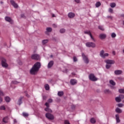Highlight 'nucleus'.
<instances>
[{
	"label": "nucleus",
	"instance_id": "obj_17",
	"mask_svg": "<svg viewBox=\"0 0 124 124\" xmlns=\"http://www.w3.org/2000/svg\"><path fill=\"white\" fill-rule=\"evenodd\" d=\"M68 17H69L70 18H74V17H75V14L71 12L69 13L68 14Z\"/></svg>",
	"mask_w": 124,
	"mask_h": 124
},
{
	"label": "nucleus",
	"instance_id": "obj_44",
	"mask_svg": "<svg viewBox=\"0 0 124 124\" xmlns=\"http://www.w3.org/2000/svg\"><path fill=\"white\" fill-rule=\"evenodd\" d=\"M52 102H53V100L52 99H49L48 100V103H51Z\"/></svg>",
	"mask_w": 124,
	"mask_h": 124
},
{
	"label": "nucleus",
	"instance_id": "obj_39",
	"mask_svg": "<svg viewBox=\"0 0 124 124\" xmlns=\"http://www.w3.org/2000/svg\"><path fill=\"white\" fill-rule=\"evenodd\" d=\"M22 114H23V117H28V116H29V114H28L26 112H23Z\"/></svg>",
	"mask_w": 124,
	"mask_h": 124
},
{
	"label": "nucleus",
	"instance_id": "obj_22",
	"mask_svg": "<svg viewBox=\"0 0 124 124\" xmlns=\"http://www.w3.org/2000/svg\"><path fill=\"white\" fill-rule=\"evenodd\" d=\"M89 36H90L91 41L95 42V39H94V37H93V35L92 34H90V35H89Z\"/></svg>",
	"mask_w": 124,
	"mask_h": 124
},
{
	"label": "nucleus",
	"instance_id": "obj_55",
	"mask_svg": "<svg viewBox=\"0 0 124 124\" xmlns=\"http://www.w3.org/2000/svg\"><path fill=\"white\" fill-rule=\"evenodd\" d=\"M52 17H56V16L54 14H52Z\"/></svg>",
	"mask_w": 124,
	"mask_h": 124
},
{
	"label": "nucleus",
	"instance_id": "obj_15",
	"mask_svg": "<svg viewBox=\"0 0 124 124\" xmlns=\"http://www.w3.org/2000/svg\"><path fill=\"white\" fill-rule=\"evenodd\" d=\"M10 2L11 4L14 6V7H15V8H18V4L15 3V2L14 0H11Z\"/></svg>",
	"mask_w": 124,
	"mask_h": 124
},
{
	"label": "nucleus",
	"instance_id": "obj_26",
	"mask_svg": "<svg viewBox=\"0 0 124 124\" xmlns=\"http://www.w3.org/2000/svg\"><path fill=\"white\" fill-rule=\"evenodd\" d=\"M109 83L110 84V85H112V86H115L116 85V83L114 82V80H110L109 81Z\"/></svg>",
	"mask_w": 124,
	"mask_h": 124
},
{
	"label": "nucleus",
	"instance_id": "obj_21",
	"mask_svg": "<svg viewBox=\"0 0 124 124\" xmlns=\"http://www.w3.org/2000/svg\"><path fill=\"white\" fill-rule=\"evenodd\" d=\"M5 100L6 102H10L11 99L10 98V97H9L8 96H6L5 97Z\"/></svg>",
	"mask_w": 124,
	"mask_h": 124
},
{
	"label": "nucleus",
	"instance_id": "obj_1",
	"mask_svg": "<svg viewBox=\"0 0 124 124\" xmlns=\"http://www.w3.org/2000/svg\"><path fill=\"white\" fill-rule=\"evenodd\" d=\"M41 66V64H40V62H36L32 66V68L30 70V73L32 75H35V74H36L38 72L39 68H40Z\"/></svg>",
	"mask_w": 124,
	"mask_h": 124
},
{
	"label": "nucleus",
	"instance_id": "obj_29",
	"mask_svg": "<svg viewBox=\"0 0 124 124\" xmlns=\"http://www.w3.org/2000/svg\"><path fill=\"white\" fill-rule=\"evenodd\" d=\"M116 36H117V35L116 34V33H111V37H112V38H115V37H116Z\"/></svg>",
	"mask_w": 124,
	"mask_h": 124
},
{
	"label": "nucleus",
	"instance_id": "obj_3",
	"mask_svg": "<svg viewBox=\"0 0 124 124\" xmlns=\"http://www.w3.org/2000/svg\"><path fill=\"white\" fill-rule=\"evenodd\" d=\"M86 47L94 48L95 47L96 45L93 42H87L85 44Z\"/></svg>",
	"mask_w": 124,
	"mask_h": 124
},
{
	"label": "nucleus",
	"instance_id": "obj_51",
	"mask_svg": "<svg viewBox=\"0 0 124 124\" xmlns=\"http://www.w3.org/2000/svg\"><path fill=\"white\" fill-rule=\"evenodd\" d=\"M71 108H72V109H74V108H75V106H74V105L72 106Z\"/></svg>",
	"mask_w": 124,
	"mask_h": 124
},
{
	"label": "nucleus",
	"instance_id": "obj_14",
	"mask_svg": "<svg viewBox=\"0 0 124 124\" xmlns=\"http://www.w3.org/2000/svg\"><path fill=\"white\" fill-rule=\"evenodd\" d=\"M123 73V71L121 70H116L114 71V74L115 75H121Z\"/></svg>",
	"mask_w": 124,
	"mask_h": 124
},
{
	"label": "nucleus",
	"instance_id": "obj_25",
	"mask_svg": "<svg viewBox=\"0 0 124 124\" xmlns=\"http://www.w3.org/2000/svg\"><path fill=\"white\" fill-rule=\"evenodd\" d=\"M48 41H49L47 39L43 40L42 41L43 45H45V44L48 43Z\"/></svg>",
	"mask_w": 124,
	"mask_h": 124
},
{
	"label": "nucleus",
	"instance_id": "obj_28",
	"mask_svg": "<svg viewBox=\"0 0 124 124\" xmlns=\"http://www.w3.org/2000/svg\"><path fill=\"white\" fill-rule=\"evenodd\" d=\"M84 33H85L86 34H88L89 35H91V34H92V33H91V31H85Z\"/></svg>",
	"mask_w": 124,
	"mask_h": 124
},
{
	"label": "nucleus",
	"instance_id": "obj_11",
	"mask_svg": "<svg viewBox=\"0 0 124 124\" xmlns=\"http://www.w3.org/2000/svg\"><path fill=\"white\" fill-rule=\"evenodd\" d=\"M45 105L46 106V108H45V111L48 112V113H52V110L49 108V103H46Z\"/></svg>",
	"mask_w": 124,
	"mask_h": 124
},
{
	"label": "nucleus",
	"instance_id": "obj_46",
	"mask_svg": "<svg viewBox=\"0 0 124 124\" xmlns=\"http://www.w3.org/2000/svg\"><path fill=\"white\" fill-rule=\"evenodd\" d=\"M74 62H77V58L76 57H73Z\"/></svg>",
	"mask_w": 124,
	"mask_h": 124
},
{
	"label": "nucleus",
	"instance_id": "obj_9",
	"mask_svg": "<svg viewBox=\"0 0 124 124\" xmlns=\"http://www.w3.org/2000/svg\"><path fill=\"white\" fill-rule=\"evenodd\" d=\"M105 62L108 64H114L115 63V61L113 60H109V59H107L105 61Z\"/></svg>",
	"mask_w": 124,
	"mask_h": 124
},
{
	"label": "nucleus",
	"instance_id": "obj_50",
	"mask_svg": "<svg viewBox=\"0 0 124 124\" xmlns=\"http://www.w3.org/2000/svg\"><path fill=\"white\" fill-rule=\"evenodd\" d=\"M1 102H2V98L0 97V103H1Z\"/></svg>",
	"mask_w": 124,
	"mask_h": 124
},
{
	"label": "nucleus",
	"instance_id": "obj_48",
	"mask_svg": "<svg viewBox=\"0 0 124 124\" xmlns=\"http://www.w3.org/2000/svg\"><path fill=\"white\" fill-rule=\"evenodd\" d=\"M112 55H113V56H115L116 55V51H112Z\"/></svg>",
	"mask_w": 124,
	"mask_h": 124
},
{
	"label": "nucleus",
	"instance_id": "obj_38",
	"mask_svg": "<svg viewBox=\"0 0 124 124\" xmlns=\"http://www.w3.org/2000/svg\"><path fill=\"white\" fill-rule=\"evenodd\" d=\"M105 93H110L111 92L109 90L106 89V90H105Z\"/></svg>",
	"mask_w": 124,
	"mask_h": 124
},
{
	"label": "nucleus",
	"instance_id": "obj_41",
	"mask_svg": "<svg viewBox=\"0 0 124 124\" xmlns=\"http://www.w3.org/2000/svg\"><path fill=\"white\" fill-rule=\"evenodd\" d=\"M119 92L120 93H124V89H120L119 90Z\"/></svg>",
	"mask_w": 124,
	"mask_h": 124
},
{
	"label": "nucleus",
	"instance_id": "obj_20",
	"mask_svg": "<svg viewBox=\"0 0 124 124\" xmlns=\"http://www.w3.org/2000/svg\"><path fill=\"white\" fill-rule=\"evenodd\" d=\"M115 112H116V113L121 114V113H122L123 110H122V109H121V108H117L115 109Z\"/></svg>",
	"mask_w": 124,
	"mask_h": 124
},
{
	"label": "nucleus",
	"instance_id": "obj_32",
	"mask_svg": "<svg viewBox=\"0 0 124 124\" xmlns=\"http://www.w3.org/2000/svg\"><path fill=\"white\" fill-rule=\"evenodd\" d=\"M110 6L113 8L114 7H115L116 6V3H111L110 4Z\"/></svg>",
	"mask_w": 124,
	"mask_h": 124
},
{
	"label": "nucleus",
	"instance_id": "obj_8",
	"mask_svg": "<svg viewBox=\"0 0 124 124\" xmlns=\"http://www.w3.org/2000/svg\"><path fill=\"white\" fill-rule=\"evenodd\" d=\"M46 118H47V119H48V120H52L54 119V115L49 113H47L46 114Z\"/></svg>",
	"mask_w": 124,
	"mask_h": 124
},
{
	"label": "nucleus",
	"instance_id": "obj_43",
	"mask_svg": "<svg viewBox=\"0 0 124 124\" xmlns=\"http://www.w3.org/2000/svg\"><path fill=\"white\" fill-rule=\"evenodd\" d=\"M13 84H15V85H17L19 83V82H17L16 81H13L12 82Z\"/></svg>",
	"mask_w": 124,
	"mask_h": 124
},
{
	"label": "nucleus",
	"instance_id": "obj_27",
	"mask_svg": "<svg viewBox=\"0 0 124 124\" xmlns=\"http://www.w3.org/2000/svg\"><path fill=\"white\" fill-rule=\"evenodd\" d=\"M58 95L59 96H62V95H63V92H62V91L58 92Z\"/></svg>",
	"mask_w": 124,
	"mask_h": 124
},
{
	"label": "nucleus",
	"instance_id": "obj_10",
	"mask_svg": "<svg viewBox=\"0 0 124 124\" xmlns=\"http://www.w3.org/2000/svg\"><path fill=\"white\" fill-rule=\"evenodd\" d=\"M106 37H107V35L105 33H100L99 35V38L101 40H104V39H106Z\"/></svg>",
	"mask_w": 124,
	"mask_h": 124
},
{
	"label": "nucleus",
	"instance_id": "obj_31",
	"mask_svg": "<svg viewBox=\"0 0 124 124\" xmlns=\"http://www.w3.org/2000/svg\"><path fill=\"white\" fill-rule=\"evenodd\" d=\"M95 5H96V7H99V6L101 5V3H100V2H97L95 4Z\"/></svg>",
	"mask_w": 124,
	"mask_h": 124
},
{
	"label": "nucleus",
	"instance_id": "obj_13",
	"mask_svg": "<svg viewBox=\"0 0 124 124\" xmlns=\"http://www.w3.org/2000/svg\"><path fill=\"white\" fill-rule=\"evenodd\" d=\"M5 19L7 22H9V23H10L11 24H13V20L10 18V17L8 16H6L5 17Z\"/></svg>",
	"mask_w": 124,
	"mask_h": 124
},
{
	"label": "nucleus",
	"instance_id": "obj_37",
	"mask_svg": "<svg viewBox=\"0 0 124 124\" xmlns=\"http://www.w3.org/2000/svg\"><path fill=\"white\" fill-rule=\"evenodd\" d=\"M98 29H99V30H100L101 31H104V28H103V26H99Z\"/></svg>",
	"mask_w": 124,
	"mask_h": 124
},
{
	"label": "nucleus",
	"instance_id": "obj_24",
	"mask_svg": "<svg viewBox=\"0 0 124 124\" xmlns=\"http://www.w3.org/2000/svg\"><path fill=\"white\" fill-rule=\"evenodd\" d=\"M45 88L46 91H49V90H50V87L48 84L45 85Z\"/></svg>",
	"mask_w": 124,
	"mask_h": 124
},
{
	"label": "nucleus",
	"instance_id": "obj_19",
	"mask_svg": "<svg viewBox=\"0 0 124 124\" xmlns=\"http://www.w3.org/2000/svg\"><path fill=\"white\" fill-rule=\"evenodd\" d=\"M70 84H71V85H75L76 84H77V80L75 79H71Z\"/></svg>",
	"mask_w": 124,
	"mask_h": 124
},
{
	"label": "nucleus",
	"instance_id": "obj_47",
	"mask_svg": "<svg viewBox=\"0 0 124 124\" xmlns=\"http://www.w3.org/2000/svg\"><path fill=\"white\" fill-rule=\"evenodd\" d=\"M21 103H22V100L20 99L19 100H18V104H19V105H21Z\"/></svg>",
	"mask_w": 124,
	"mask_h": 124
},
{
	"label": "nucleus",
	"instance_id": "obj_23",
	"mask_svg": "<svg viewBox=\"0 0 124 124\" xmlns=\"http://www.w3.org/2000/svg\"><path fill=\"white\" fill-rule=\"evenodd\" d=\"M46 34H47V32H51L52 31V28H47L46 29Z\"/></svg>",
	"mask_w": 124,
	"mask_h": 124
},
{
	"label": "nucleus",
	"instance_id": "obj_54",
	"mask_svg": "<svg viewBox=\"0 0 124 124\" xmlns=\"http://www.w3.org/2000/svg\"><path fill=\"white\" fill-rule=\"evenodd\" d=\"M108 18H110V19H112V16H108Z\"/></svg>",
	"mask_w": 124,
	"mask_h": 124
},
{
	"label": "nucleus",
	"instance_id": "obj_53",
	"mask_svg": "<svg viewBox=\"0 0 124 124\" xmlns=\"http://www.w3.org/2000/svg\"><path fill=\"white\" fill-rule=\"evenodd\" d=\"M14 122L15 123H17V121L16 120V119H15V120H14Z\"/></svg>",
	"mask_w": 124,
	"mask_h": 124
},
{
	"label": "nucleus",
	"instance_id": "obj_5",
	"mask_svg": "<svg viewBox=\"0 0 124 124\" xmlns=\"http://www.w3.org/2000/svg\"><path fill=\"white\" fill-rule=\"evenodd\" d=\"M124 95L123 94H120L119 96L115 98V100L116 102H121V101H123V99H124Z\"/></svg>",
	"mask_w": 124,
	"mask_h": 124
},
{
	"label": "nucleus",
	"instance_id": "obj_45",
	"mask_svg": "<svg viewBox=\"0 0 124 124\" xmlns=\"http://www.w3.org/2000/svg\"><path fill=\"white\" fill-rule=\"evenodd\" d=\"M75 2H77V3H80L81 2V1L80 0H75Z\"/></svg>",
	"mask_w": 124,
	"mask_h": 124
},
{
	"label": "nucleus",
	"instance_id": "obj_56",
	"mask_svg": "<svg viewBox=\"0 0 124 124\" xmlns=\"http://www.w3.org/2000/svg\"><path fill=\"white\" fill-rule=\"evenodd\" d=\"M1 3H2V2H1Z\"/></svg>",
	"mask_w": 124,
	"mask_h": 124
},
{
	"label": "nucleus",
	"instance_id": "obj_40",
	"mask_svg": "<svg viewBox=\"0 0 124 124\" xmlns=\"http://www.w3.org/2000/svg\"><path fill=\"white\" fill-rule=\"evenodd\" d=\"M0 110H5V107L4 106L0 107Z\"/></svg>",
	"mask_w": 124,
	"mask_h": 124
},
{
	"label": "nucleus",
	"instance_id": "obj_30",
	"mask_svg": "<svg viewBox=\"0 0 124 124\" xmlns=\"http://www.w3.org/2000/svg\"><path fill=\"white\" fill-rule=\"evenodd\" d=\"M60 32L61 33H64V32H65V29H61L60 30Z\"/></svg>",
	"mask_w": 124,
	"mask_h": 124
},
{
	"label": "nucleus",
	"instance_id": "obj_2",
	"mask_svg": "<svg viewBox=\"0 0 124 124\" xmlns=\"http://www.w3.org/2000/svg\"><path fill=\"white\" fill-rule=\"evenodd\" d=\"M100 56L101 58H103V59H105L106 57H109V53H104V50H102L100 52Z\"/></svg>",
	"mask_w": 124,
	"mask_h": 124
},
{
	"label": "nucleus",
	"instance_id": "obj_52",
	"mask_svg": "<svg viewBox=\"0 0 124 124\" xmlns=\"http://www.w3.org/2000/svg\"><path fill=\"white\" fill-rule=\"evenodd\" d=\"M118 79L119 80H120V81H122V80H123V78H119Z\"/></svg>",
	"mask_w": 124,
	"mask_h": 124
},
{
	"label": "nucleus",
	"instance_id": "obj_35",
	"mask_svg": "<svg viewBox=\"0 0 124 124\" xmlns=\"http://www.w3.org/2000/svg\"><path fill=\"white\" fill-rule=\"evenodd\" d=\"M111 67V65L110 64H107L106 65V68L107 69H109Z\"/></svg>",
	"mask_w": 124,
	"mask_h": 124
},
{
	"label": "nucleus",
	"instance_id": "obj_16",
	"mask_svg": "<svg viewBox=\"0 0 124 124\" xmlns=\"http://www.w3.org/2000/svg\"><path fill=\"white\" fill-rule=\"evenodd\" d=\"M115 119L117 123H121V120L120 119V115L119 114L115 115Z\"/></svg>",
	"mask_w": 124,
	"mask_h": 124
},
{
	"label": "nucleus",
	"instance_id": "obj_33",
	"mask_svg": "<svg viewBox=\"0 0 124 124\" xmlns=\"http://www.w3.org/2000/svg\"><path fill=\"white\" fill-rule=\"evenodd\" d=\"M7 121H8V117H5L3 119V122L4 123H7Z\"/></svg>",
	"mask_w": 124,
	"mask_h": 124
},
{
	"label": "nucleus",
	"instance_id": "obj_6",
	"mask_svg": "<svg viewBox=\"0 0 124 124\" xmlns=\"http://www.w3.org/2000/svg\"><path fill=\"white\" fill-rule=\"evenodd\" d=\"M82 60L85 63L88 64L89 63V58L88 57L85 55V54L82 53Z\"/></svg>",
	"mask_w": 124,
	"mask_h": 124
},
{
	"label": "nucleus",
	"instance_id": "obj_42",
	"mask_svg": "<svg viewBox=\"0 0 124 124\" xmlns=\"http://www.w3.org/2000/svg\"><path fill=\"white\" fill-rule=\"evenodd\" d=\"M108 12H109V13H113V9H111V8H109L108 9Z\"/></svg>",
	"mask_w": 124,
	"mask_h": 124
},
{
	"label": "nucleus",
	"instance_id": "obj_4",
	"mask_svg": "<svg viewBox=\"0 0 124 124\" xmlns=\"http://www.w3.org/2000/svg\"><path fill=\"white\" fill-rule=\"evenodd\" d=\"M89 78L91 80V81H95L98 80V78L95 77V76H94V75L93 74H91L90 75H89Z\"/></svg>",
	"mask_w": 124,
	"mask_h": 124
},
{
	"label": "nucleus",
	"instance_id": "obj_12",
	"mask_svg": "<svg viewBox=\"0 0 124 124\" xmlns=\"http://www.w3.org/2000/svg\"><path fill=\"white\" fill-rule=\"evenodd\" d=\"M31 59L32 60H39L40 59V56L38 55V54H32L31 56Z\"/></svg>",
	"mask_w": 124,
	"mask_h": 124
},
{
	"label": "nucleus",
	"instance_id": "obj_34",
	"mask_svg": "<svg viewBox=\"0 0 124 124\" xmlns=\"http://www.w3.org/2000/svg\"><path fill=\"white\" fill-rule=\"evenodd\" d=\"M90 122L92 124H94L95 123V119L94 118H92Z\"/></svg>",
	"mask_w": 124,
	"mask_h": 124
},
{
	"label": "nucleus",
	"instance_id": "obj_49",
	"mask_svg": "<svg viewBox=\"0 0 124 124\" xmlns=\"http://www.w3.org/2000/svg\"><path fill=\"white\" fill-rule=\"evenodd\" d=\"M0 95H3V92L2 91H0Z\"/></svg>",
	"mask_w": 124,
	"mask_h": 124
},
{
	"label": "nucleus",
	"instance_id": "obj_7",
	"mask_svg": "<svg viewBox=\"0 0 124 124\" xmlns=\"http://www.w3.org/2000/svg\"><path fill=\"white\" fill-rule=\"evenodd\" d=\"M1 65L3 67L5 68H7L8 67V64L6 63V60L5 59H3L1 61Z\"/></svg>",
	"mask_w": 124,
	"mask_h": 124
},
{
	"label": "nucleus",
	"instance_id": "obj_36",
	"mask_svg": "<svg viewBox=\"0 0 124 124\" xmlns=\"http://www.w3.org/2000/svg\"><path fill=\"white\" fill-rule=\"evenodd\" d=\"M117 106H118V107H120V108H122V107H124V104L119 103L117 105Z\"/></svg>",
	"mask_w": 124,
	"mask_h": 124
},
{
	"label": "nucleus",
	"instance_id": "obj_18",
	"mask_svg": "<svg viewBox=\"0 0 124 124\" xmlns=\"http://www.w3.org/2000/svg\"><path fill=\"white\" fill-rule=\"evenodd\" d=\"M53 64H54V62H53V61H50L47 65L48 68H51V67L53 66Z\"/></svg>",
	"mask_w": 124,
	"mask_h": 124
}]
</instances>
